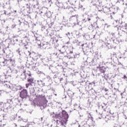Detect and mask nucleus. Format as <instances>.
Here are the masks:
<instances>
[{"label":"nucleus","mask_w":127,"mask_h":127,"mask_svg":"<svg viewBox=\"0 0 127 127\" xmlns=\"http://www.w3.org/2000/svg\"><path fill=\"white\" fill-rule=\"evenodd\" d=\"M52 118L56 119L57 127H65L67 125L69 115L65 111L63 110L61 113L56 114L54 113H52L51 115Z\"/></svg>","instance_id":"1"},{"label":"nucleus","mask_w":127,"mask_h":127,"mask_svg":"<svg viewBox=\"0 0 127 127\" xmlns=\"http://www.w3.org/2000/svg\"><path fill=\"white\" fill-rule=\"evenodd\" d=\"M4 87L10 89L12 91H16V85L11 84L9 81H4L2 82Z\"/></svg>","instance_id":"2"},{"label":"nucleus","mask_w":127,"mask_h":127,"mask_svg":"<svg viewBox=\"0 0 127 127\" xmlns=\"http://www.w3.org/2000/svg\"><path fill=\"white\" fill-rule=\"evenodd\" d=\"M84 125V127H95V122L92 119H88Z\"/></svg>","instance_id":"3"},{"label":"nucleus","mask_w":127,"mask_h":127,"mask_svg":"<svg viewBox=\"0 0 127 127\" xmlns=\"http://www.w3.org/2000/svg\"><path fill=\"white\" fill-rule=\"evenodd\" d=\"M47 10V8L46 7H42V9L39 10V13H45L48 17L51 16V12L49 11L45 13V11Z\"/></svg>","instance_id":"4"},{"label":"nucleus","mask_w":127,"mask_h":127,"mask_svg":"<svg viewBox=\"0 0 127 127\" xmlns=\"http://www.w3.org/2000/svg\"><path fill=\"white\" fill-rule=\"evenodd\" d=\"M27 90L26 89H23L20 93V97L22 99H25L27 96Z\"/></svg>","instance_id":"5"},{"label":"nucleus","mask_w":127,"mask_h":127,"mask_svg":"<svg viewBox=\"0 0 127 127\" xmlns=\"http://www.w3.org/2000/svg\"><path fill=\"white\" fill-rule=\"evenodd\" d=\"M56 4L57 6H58V7H59V8L60 9H66V7H67V6L63 4L62 2H60L58 1H57Z\"/></svg>","instance_id":"6"},{"label":"nucleus","mask_w":127,"mask_h":127,"mask_svg":"<svg viewBox=\"0 0 127 127\" xmlns=\"http://www.w3.org/2000/svg\"><path fill=\"white\" fill-rule=\"evenodd\" d=\"M79 17V16L78 15H75L71 16L70 18H69L70 21H78V18Z\"/></svg>","instance_id":"7"},{"label":"nucleus","mask_w":127,"mask_h":127,"mask_svg":"<svg viewBox=\"0 0 127 127\" xmlns=\"http://www.w3.org/2000/svg\"><path fill=\"white\" fill-rule=\"evenodd\" d=\"M120 29L124 32H126L127 34V24H125V25H123L120 27Z\"/></svg>","instance_id":"8"},{"label":"nucleus","mask_w":127,"mask_h":127,"mask_svg":"<svg viewBox=\"0 0 127 127\" xmlns=\"http://www.w3.org/2000/svg\"><path fill=\"white\" fill-rule=\"evenodd\" d=\"M86 62H87V63H89V64H90V65H93L95 61H94V59L91 58H88L86 60Z\"/></svg>","instance_id":"9"},{"label":"nucleus","mask_w":127,"mask_h":127,"mask_svg":"<svg viewBox=\"0 0 127 127\" xmlns=\"http://www.w3.org/2000/svg\"><path fill=\"white\" fill-rule=\"evenodd\" d=\"M37 84L40 86V87H44V85H45V83L42 81V80H37Z\"/></svg>","instance_id":"10"},{"label":"nucleus","mask_w":127,"mask_h":127,"mask_svg":"<svg viewBox=\"0 0 127 127\" xmlns=\"http://www.w3.org/2000/svg\"><path fill=\"white\" fill-rule=\"evenodd\" d=\"M4 107V103L3 102H0V114L2 111V108Z\"/></svg>","instance_id":"11"},{"label":"nucleus","mask_w":127,"mask_h":127,"mask_svg":"<svg viewBox=\"0 0 127 127\" xmlns=\"http://www.w3.org/2000/svg\"><path fill=\"white\" fill-rule=\"evenodd\" d=\"M34 78H29L28 79V82H29V84H32L34 83Z\"/></svg>","instance_id":"12"},{"label":"nucleus","mask_w":127,"mask_h":127,"mask_svg":"<svg viewBox=\"0 0 127 127\" xmlns=\"http://www.w3.org/2000/svg\"><path fill=\"white\" fill-rule=\"evenodd\" d=\"M7 103L9 105H12V104H13V102H12V99H8L7 100Z\"/></svg>","instance_id":"13"},{"label":"nucleus","mask_w":127,"mask_h":127,"mask_svg":"<svg viewBox=\"0 0 127 127\" xmlns=\"http://www.w3.org/2000/svg\"><path fill=\"white\" fill-rule=\"evenodd\" d=\"M11 64H12V68H13V67H15V62L14 61H11Z\"/></svg>","instance_id":"14"},{"label":"nucleus","mask_w":127,"mask_h":127,"mask_svg":"<svg viewBox=\"0 0 127 127\" xmlns=\"http://www.w3.org/2000/svg\"><path fill=\"white\" fill-rule=\"evenodd\" d=\"M99 70L101 73H104L105 72V67H102L100 68Z\"/></svg>","instance_id":"15"},{"label":"nucleus","mask_w":127,"mask_h":127,"mask_svg":"<svg viewBox=\"0 0 127 127\" xmlns=\"http://www.w3.org/2000/svg\"><path fill=\"white\" fill-rule=\"evenodd\" d=\"M92 18H93V15H88L87 19L88 21H90V20H91Z\"/></svg>","instance_id":"16"},{"label":"nucleus","mask_w":127,"mask_h":127,"mask_svg":"<svg viewBox=\"0 0 127 127\" xmlns=\"http://www.w3.org/2000/svg\"><path fill=\"white\" fill-rule=\"evenodd\" d=\"M20 38L19 37H18L17 39H16V41H19V42H20V43H22V40H20Z\"/></svg>","instance_id":"17"},{"label":"nucleus","mask_w":127,"mask_h":127,"mask_svg":"<svg viewBox=\"0 0 127 127\" xmlns=\"http://www.w3.org/2000/svg\"><path fill=\"white\" fill-rule=\"evenodd\" d=\"M21 89H22L21 86L16 85V91H17V90H21Z\"/></svg>","instance_id":"18"},{"label":"nucleus","mask_w":127,"mask_h":127,"mask_svg":"<svg viewBox=\"0 0 127 127\" xmlns=\"http://www.w3.org/2000/svg\"><path fill=\"white\" fill-rule=\"evenodd\" d=\"M88 117V120H91V119H92V121H93V117H92V115H91L90 114H89Z\"/></svg>","instance_id":"19"},{"label":"nucleus","mask_w":127,"mask_h":127,"mask_svg":"<svg viewBox=\"0 0 127 127\" xmlns=\"http://www.w3.org/2000/svg\"><path fill=\"white\" fill-rule=\"evenodd\" d=\"M82 46H85L84 48H85V49H89V46H87V44H84V45H82Z\"/></svg>","instance_id":"20"},{"label":"nucleus","mask_w":127,"mask_h":127,"mask_svg":"<svg viewBox=\"0 0 127 127\" xmlns=\"http://www.w3.org/2000/svg\"><path fill=\"white\" fill-rule=\"evenodd\" d=\"M26 75H28L29 77H30L31 76V73L30 71H27L26 73Z\"/></svg>","instance_id":"21"},{"label":"nucleus","mask_w":127,"mask_h":127,"mask_svg":"<svg viewBox=\"0 0 127 127\" xmlns=\"http://www.w3.org/2000/svg\"><path fill=\"white\" fill-rule=\"evenodd\" d=\"M32 68L34 71H36V70L37 69V67L34 65H33Z\"/></svg>","instance_id":"22"},{"label":"nucleus","mask_w":127,"mask_h":127,"mask_svg":"<svg viewBox=\"0 0 127 127\" xmlns=\"http://www.w3.org/2000/svg\"><path fill=\"white\" fill-rule=\"evenodd\" d=\"M31 85V83H26V89H28V88Z\"/></svg>","instance_id":"23"},{"label":"nucleus","mask_w":127,"mask_h":127,"mask_svg":"<svg viewBox=\"0 0 127 127\" xmlns=\"http://www.w3.org/2000/svg\"><path fill=\"white\" fill-rule=\"evenodd\" d=\"M88 1H89V2H90L91 3H93V2H94V1H95V0H88Z\"/></svg>","instance_id":"24"},{"label":"nucleus","mask_w":127,"mask_h":127,"mask_svg":"<svg viewBox=\"0 0 127 127\" xmlns=\"http://www.w3.org/2000/svg\"><path fill=\"white\" fill-rule=\"evenodd\" d=\"M84 37H85V39H86V40H88V38H87V37H89V36L85 35L84 36Z\"/></svg>","instance_id":"25"},{"label":"nucleus","mask_w":127,"mask_h":127,"mask_svg":"<svg viewBox=\"0 0 127 127\" xmlns=\"http://www.w3.org/2000/svg\"><path fill=\"white\" fill-rule=\"evenodd\" d=\"M83 22H86L87 21L86 20V18H84L82 20Z\"/></svg>","instance_id":"26"},{"label":"nucleus","mask_w":127,"mask_h":127,"mask_svg":"<svg viewBox=\"0 0 127 127\" xmlns=\"http://www.w3.org/2000/svg\"><path fill=\"white\" fill-rule=\"evenodd\" d=\"M17 52L18 53V54H19V53H20V51H19V49H18L17 50Z\"/></svg>","instance_id":"27"},{"label":"nucleus","mask_w":127,"mask_h":127,"mask_svg":"<svg viewBox=\"0 0 127 127\" xmlns=\"http://www.w3.org/2000/svg\"><path fill=\"white\" fill-rule=\"evenodd\" d=\"M111 34H112V36H113V37H115V33H111Z\"/></svg>","instance_id":"28"},{"label":"nucleus","mask_w":127,"mask_h":127,"mask_svg":"<svg viewBox=\"0 0 127 127\" xmlns=\"http://www.w3.org/2000/svg\"><path fill=\"white\" fill-rule=\"evenodd\" d=\"M35 59H38V56H36L35 57Z\"/></svg>","instance_id":"29"},{"label":"nucleus","mask_w":127,"mask_h":127,"mask_svg":"<svg viewBox=\"0 0 127 127\" xmlns=\"http://www.w3.org/2000/svg\"><path fill=\"white\" fill-rule=\"evenodd\" d=\"M127 77L126 75H124L123 79H127Z\"/></svg>","instance_id":"30"},{"label":"nucleus","mask_w":127,"mask_h":127,"mask_svg":"<svg viewBox=\"0 0 127 127\" xmlns=\"http://www.w3.org/2000/svg\"><path fill=\"white\" fill-rule=\"evenodd\" d=\"M14 27H15V25H13L12 26V28H14Z\"/></svg>","instance_id":"31"},{"label":"nucleus","mask_w":127,"mask_h":127,"mask_svg":"<svg viewBox=\"0 0 127 127\" xmlns=\"http://www.w3.org/2000/svg\"><path fill=\"white\" fill-rule=\"evenodd\" d=\"M23 122H25V123H27V120H24Z\"/></svg>","instance_id":"32"},{"label":"nucleus","mask_w":127,"mask_h":127,"mask_svg":"<svg viewBox=\"0 0 127 127\" xmlns=\"http://www.w3.org/2000/svg\"><path fill=\"white\" fill-rule=\"evenodd\" d=\"M36 5H37V6H39V3H38V2H37Z\"/></svg>","instance_id":"33"},{"label":"nucleus","mask_w":127,"mask_h":127,"mask_svg":"<svg viewBox=\"0 0 127 127\" xmlns=\"http://www.w3.org/2000/svg\"><path fill=\"white\" fill-rule=\"evenodd\" d=\"M34 8H36V5H34Z\"/></svg>","instance_id":"34"},{"label":"nucleus","mask_w":127,"mask_h":127,"mask_svg":"<svg viewBox=\"0 0 127 127\" xmlns=\"http://www.w3.org/2000/svg\"><path fill=\"white\" fill-rule=\"evenodd\" d=\"M77 25H80V24H79V22H77Z\"/></svg>","instance_id":"35"},{"label":"nucleus","mask_w":127,"mask_h":127,"mask_svg":"<svg viewBox=\"0 0 127 127\" xmlns=\"http://www.w3.org/2000/svg\"><path fill=\"white\" fill-rule=\"evenodd\" d=\"M92 83H93V84H96V82H95V81H93Z\"/></svg>","instance_id":"36"},{"label":"nucleus","mask_w":127,"mask_h":127,"mask_svg":"<svg viewBox=\"0 0 127 127\" xmlns=\"http://www.w3.org/2000/svg\"><path fill=\"white\" fill-rule=\"evenodd\" d=\"M74 26L76 25V23H73Z\"/></svg>","instance_id":"37"},{"label":"nucleus","mask_w":127,"mask_h":127,"mask_svg":"<svg viewBox=\"0 0 127 127\" xmlns=\"http://www.w3.org/2000/svg\"><path fill=\"white\" fill-rule=\"evenodd\" d=\"M82 126H84V122L82 123Z\"/></svg>","instance_id":"38"},{"label":"nucleus","mask_w":127,"mask_h":127,"mask_svg":"<svg viewBox=\"0 0 127 127\" xmlns=\"http://www.w3.org/2000/svg\"><path fill=\"white\" fill-rule=\"evenodd\" d=\"M20 127H26V126L24 127V126H20Z\"/></svg>","instance_id":"39"},{"label":"nucleus","mask_w":127,"mask_h":127,"mask_svg":"<svg viewBox=\"0 0 127 127\" xmlns=\"http://www.w3.org/2000/svg\"><path fill=\"white\" fill-rule=\"evenodd\" d=\"M70 53H73V51L70 52Z\"/></svg>","instance_id":"40"},{"label":"nucleus","mask_w":127,"mask_h":127,"mask_svg":"<svg viewBox=\"0 0 127 127\" xmlns=\"http://www.w3.org/2000/svg\"><path fill=\"white\" fill-rule=\"evenodd\" d=\"M43 119V118H41V121H42Z\"/></svg>","instance_id":"41"},{"label":"nucleus","mask_w":127,"mask_h":127,"mask_svg":"<svg viewBox=\"0 0 127 127\" xmlns=\"http://www.w3.org/2000/svg\"><path fill=\"white\" fill-rule=\"evenodd\" d=\"M4 14H6V13L4 12Z\"/></svg>","instance_id":"42"},{"label":"nucleus","mask_w":127,"mask_h":127,"mask_svg":"<svg viewBox=\"0 0 127 127\" xmlns=\"http://www.w3.org/2000/svg\"><path fill=\"white\" fill-rule=\"evenodd\" d=\"M119 58L120 59H122V57H120Z\"/></svg>","instance_id":"43"},{"label":"nucleus","mask_w":127,"mask_h":127,"mask_svg":"<svg viewBox=\"0 0 127 127\" xmlns=\"http://www.w3.org/2000/svg\"><path fill=\"white\" fill-rule=\"evenodd\" d=\"M111 19H112L113 18V17L112 16V15H111Z\"/></svg>","instance_id":"44"},{"label":"nucleus","mask_w":127,"mask_h":127,"mask_svg":"<svg viewBox=\"0 0 127 127\" xmlns=\"http://www.w3.org/2000/svg\"><path fill=\"white\" fill-rule=\"evenodd\" d=\"M95 36L94 35V37H93V38H95Z\"/></svg>","instance_id":"45"},{"label":"nucleus","mask_w":127,"mask_h":127,"mask_svg":"<svg viewBox=\"0 0 127 127\" xmlns=\"http://www.w3.org/2000/svg\"><path fill=\"white\" fill-rule=\"evenodd\" d=\"M47 105V104H45V107H46V105Z\"/></svg>","instance_id":"46"},{"label":"nucleus","mask_w":127,"mask_h":127,"mask_svg":"<svg viewBox=\"0 0 127 127\" xmlns=\"http://www.w3.org/2000/svg\"><path fill=\"white\" fill-rule=\"evenodd\" d=\"M14 11H15V12H16V10H15Z\"/></svg>","instance_id":"47"},{"label":"nucleus","mask_w":127,"mask_h":127,"mask_svg":"<svg viewBox=\"0 0 127 127\" xmlns=\"http://www.w3.org/2000/svg\"><path fill=\"white\" fill-rule=\"evenodd\" d=\"M59 51H60V52H61V50H60Z\"/></svg>","instance_id":"48"},{"label":"nucleus","mask_w":127,"mask_h":127,"mask_svg":"<svg viewBox=\"0 0 127 127\" xmlns=\"http://www.w3.org/2000/svg\"><path fill=\"white\" fill-rule=\"evenodd\" d=\"M62 53V54H63V52H62V53Z\"/></svg>","instance_id":"49"},{"label":"nucleus","mask_w":127,"mask_h":127,"mask_svg":"<svg viewBox=\"0 0 127 127\" xmlns=\"http://www.w3.org/2000/svg\"><path fill=\"white\" fill-rule=\"evenodd\" d=\"M68 34H70V33H68Z\"/></svg>","instance_id":"50"},{"label":"nucleus","mask_w":127,"mask_h":127,"mask_svg":"<svg viewBox=\"0 0 127 127\" xmlns=\"http://www.w3.org/2000/svg\"><path fill=\"white\" fill-rule=\"evenodd\" d=\"M108 44V45H110V44Z\"/></svg>","instance_id":"51"},{"label":"nucleus","mask_w":127,"mask_h":127,"mask_svg":"<svg viewBox=\"0 0 127 127\" xmlns=\"http://www.w3.org/2000/svg\"><path fill=\"white\" fill-rule=\"evenodd\" d=\"M55 96H57V94H55Z\"/></svg>","instance_id":"52"},{"label":"nucleus","mask_w":127,"mask_h":127,"mask_svg":"<svg viewBox=\"0 0 127 127\" xmlns=\"http://www.w3.org/2000/svg\"><path fill=\"white\" fill-rule=\"evenodd\" d=\"M106 46H108V45L106 44Z\"/></svg>","instance_id":"53"},{"label":"nucleus","mask_w":127,"mask_h":127,"mask_svg":"<svg viewBox=\"0 0 127 127\" xmlns=\"http://www.w3.org/2000/svg\"><path fill=\"white\" fill-rule=\"evenodd\" d=\"M126 54V53H124V55Z\"/></svg>","instance_id":"54"},{"label":"nucleus","mask_w":127,"mask_h":127,"mask_svg":"<svg viewBox=\"0 0 127 127\" xmlns=\"http://www.w3.org/2000/svg\"><path fill=\"white\" fill-rule=\"evenodd\" d=\"M25 72H26V71H25L24 72V73H25Z\"/></svg>","instance_id":"55"},{"label":"nucleus","mask_w":127,"mask_h":127,"mask_svg":"<svg viewBox=\"0 0 127 127\" xmlns=\"http://www.w3.org/2000/svg\"><path fill=\"white\" fill-rule=\"evenodd\" d=\"M121 95H123V93H121Z\"/></svg>","instance_id":"56"},{"label":"nucleus","mask_w":127,"mask_h":127,"mask_svg":"<svg viewBox=\"0 0 127 127\" xmlns=\"http://www.w3.org/2000/svg\"><path fill=\"white\" fill-rule=\"evenodd\" d=\"M0 122H1V120H0Z\"/></svg>","instance_id":"57"}]
</instances>
